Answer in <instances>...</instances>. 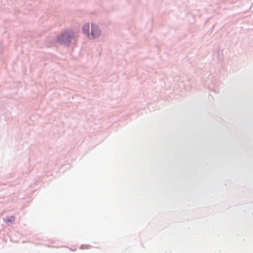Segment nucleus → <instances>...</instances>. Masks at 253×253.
Wrapping results in <instances>:
<instances>
[{
    "label": "nucleus",
    "instance_id": "20e7f679",
    "mask_svg": "<svg viewBox=\"0 0 253 253\" xmlns=\"http://www.w3.org/2000/svg\"><path fill=\"white\" fill-rule=\"evenodd\" d=\"M5 222H12L14 220V217L11 216L9 218H7L4 219Z\"/></svg>",
    "mask_w": 253,
    "mask_h": 253
},
{
    "label": "nucleus",
    "instance_id": "f257e3e1",
    "mask_svg": "<svg viewBox=\"0 0 253 253\" xmlns=\"http://www.w3.org/2000/svg\"><path fill=\"white\" fill-rule=\"evenodd\" d=\"M75 34L71 30L66 31L57 37V41L61 44H69L74 39Z\"/></svg>",
    "mask_w": 253,
    "mask_h": 253
},
{
    "label": "nucleus",
    "instance_id": "7ed1b4c3",
    "mask_svg": "<svg viewBox=\"0 0 253 253\" xmlns=\"http://www.w3.org/2000/svg\"><path fill=\"white\" fill-rule=\"evenodd\" d=\"M89 24L87 23L84 25L83 27V33L86 35L87 37L89 36Z\"/></svg>",
    "mask_w": 253,
    "mask_h": 253
},
{
    "label": "nucleus",
    "instance_id": "f03ea898",
    "mask_svg": "<svg viewBox=\"0 0 253 253\" xmlns=\"http://www.w3.org/2000/svg\"><path fill=\"white\" fill-rule=\"evenodd\" d=\"M100 34V30L98 26L95 24H91V38L94 39L98 37Z\"/></svg>",
    "mask_w": 253,
    "mask_h": 253
}]
</instances>
